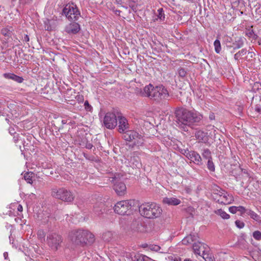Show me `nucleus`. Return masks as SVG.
I'll return each mask as SVG.
<instances>
[{"label":"nucleus","mask_w":261,"mask_h":261,"mask_svg":"<svg viewBox=\"0 0 261 261\" xmlns=\"http://www.w3.org/2000/svg\"><path fill=\"white\" fill-rule=\"evenodd\" d=\"M184 261H191V260L189 258H186V259H184Z\"/></svg>","instance_id":"0e129e2a"},{"label":"nucleus","mask_w":261,"mask_h":261,"mask_svg":"<svg viewBox=\"0 0 261 261\" xmlns=\"http://www.w3.org/2000/svg\"><path fill=\"white\" fill-rule=\"evenodd\" d=\"M4 77L7 79H10L18 83H21L23 81V79L22 77L19 76L14 73H6L3 75Z\"/></svg>","instance_id":"a211bd4d"},{"label":"nucleus","mask_w":261,"mask_h":261,"mask_svg":"<svg viewBox=\"0 0 261 261\" xmlns=\"http://www.w3.org/2000/svg\"><path fill=\"white\" fill-rule=\"evenodd\" d=\"M234 48H240L243 46L244 41L241 37H237L234 42L233 43Z\"/></svg>","instance_id":"5701e85b"},{"label":"nucleus","mask_w":261,"mask_h":261,"mask_svg":"<svg viewBox=\"0 0 261 261\" xmlns=\"http://www.w3.org/2000/svg\"><path fill=\"white\" fill-rule=\"evenodd\" d=\"M202 155L204 159H205L207 160L212 159L211 152L208 149H204L203 152L202 153Z\"/></svg>","instance_id":"bb28decb"},{"label":"nucleus","mask_w":261,"mask_h":261,"mask_svg":"<svg viewBox=\"0 0 261 261\" xmlns=\"http://www.w3.org/2000/svg\"><path fill=\"white\" fill-rule=\"evenodd\" d=\"M189 237H187V238H184L182 240V243L183 244H186L187 243H189Z\"/></svg>","instance_id":"a18cd8bd"},{"label":"nucleus","mask_w":261,"mask_h":261,"mask_svg":"<svg viewBox=\"0 0 261 261\" xmlns=\"http://www.w3.org/2000/svg\"><path fill=\"white\" fill-rule=\"evenodd\" d=\"M173 261H181V259L180 257H175Z\"/></svg>","instance_id":"13d9d810"},{"label":"nucleus","mask_w":261,"mask_h":261,"mask_svg":"<svg viewBox=\"0 0 261 261\" xmlns=\"http://www.w3.org/2000/svg\"><path fill=\"white\" fill-rule=\"evenodd\" d=\"M12 27H7L3 28L1 30V33L5 36L9 37L11 36L12 32Z\"/></svg>","instance_id":"b1692460"},{"label":"nucleus","mask_w":261,"mask_h":261,"mask_svg":"<svg viewBox=\"0 0 261 261\" xmlns=\"http://www.w3.org/2000/svg\"><path fill=\"white\" fill-rule=\"evenodd\" d=\"M195 137L199 141L206 143L208 140L207 133L201 130H197L195 133Z\"/></svg>","instance_id":"f3484780"},{"label":"nucleus","mask_w":261,"mask_h":261,"mask_svg":"<svg viewBox=\"0 0 261 261\" xmlns=\"http://www.w3.org/2000/svg\"><path fill=\"white\" fill-rule=\"evenodd\" d=\"M252 236L256 240H261V232L260 231L256 230L254 231Z\"/></svg>","instance_id":"473e14b6"},{"label":"nucleus","mask_w":261,"mask_h":261,"mask_svg":"<svg viewBox=\"0 0 261 261\" xmlns=\"http://www.w3.org/2000/svg\"><path fill=\"white\" fill-rule=\"evenodd\" d=\"M117 121H118V131L120 133H124L129 128V124L127 119L117 113Z\"/></svg>","instance_id":"ddd939ff"},{"label":"nucleus","mask_w":261,"mask_h":261,"mask_svg":"<svg viewBox=\"0 0 261 261\" xmlns=\"http://www.w3.org/2000/svg\"><path fill=\"white\" fill-rule=\"evenodd\" d=\"M245 34L249 38H251L252 35H254V32L252 29V26H251L250 28L246 29L245 31Z\"/></svg>","instance_id":"f704fd0d"},{"label":"nucleus","mask_w":261,"mask_h":261,"mask_svg":"<svg viewBox=\"0 0 261 261\" xmlns=\"http://www.w3.org/2000/svg\"><path fill=\"white\" fill-rule=\"evenodd\" d=\"M235 224L236 226L239 228H242L245 226L244 223L240 220H236L235 222Z\"/></svg>","instance_id":"4c0bfd02"},{"label":"nucleus","mask_w":261,"mask_h":261,"mask_svg":"<svg viewBox=\"0 0 261 261\" xmlns=\"http://www.w3.org/2000/svg\"><path fill=\"white\" fill-rule=\"evenodd\" d=\"M112 181L114 184L113 189L119 196H122L125 194L126 191V187L125 185L120 181L117 180L116 177L112 178Z\"/></svg>","instance_id":"9b49d317"},{"label":"nucleus","mask_w":261,"mask_h":261,"mask_svg":"<svg viewBox=\"0 0 261 261\" xmlns=\"http://www.w3.org/2000/svg\"><path fill=\"white\" fill-rule=\"evenodd\" d=\"M17 210L19 212H22V211H23L22 206L21 204H18L17 207Z\"/></svg>","instance_id":"de8ad7c7"},{"label":"nucleus","mask_w":261,"mask_h":261,"mask_svg":"<svg viewBox=\"0 0 261 261\" xmlns=\"http://www.w3.org/2000/svg\"><path fill=\"white\" fill-rule=\"evenodd\" d=\"M84 105L85 106V109L87 110H89V109L91 108V106H90V105L89 104V103L87 101L85 102Z\"/></svg>","instance_id":"49530a36"},{"label":"nucleus","mask_w":261,"mask_h":261,"mask_svg":"<svg viewBox=\"0 0 261 261\" xmlns=\"http://www.w3.org/2000/svg\"><path fill=\"white\" fill-rule=\"evenodd\" d=\"M189 159L192 162L198 166H202L203 165L201 157L196 151H192V152L189 155Z\"/></svg>","instance_id":"dca6fc26"},{"label":"nucleus","mask_w":261,"mask_h":261,"mask_svg":"<svg viewBox=\"0 0 261 261\" xmlns=\"http://www.w3.org/2000/svg\"><path fill=\"white\" fill-rule=\"evenodd\" d=\"M38 236L40 238H44V233L43 231H42V230L39 231L38 232Z\"/></svg>","instance_id":"37998d69"},{"label":"nucleus","mask_w":261,"mask_h":261,"mask_svg":"<svg viewBox=\"0 0 261 261\" xmlns=\"http://www.w3.org/2000/svg\"><path fill=\"white\" fill-rule=\"evenodd\" d=\"M129 7L132 8V9L133 10H135L136 8V7L135 6L134 4H130V3H129Z\"/></svg>","instance_id":"603ef678"},{"label":"nucleus","mask_w":261,"mask_h":261,"mask_svg":"<svg viewBox=\"0 0 261 261\" xmlns=\"http://www.w3.org/2000/svg\"><path fill=\"white\" fill-rule=\"evenodd\" d=\"M258 43L259 45H261V39L258 40Z\"/></svg>","instance_id":"69168bd1"},{"label":"nucleus","mask_w":261,"mask_h":261,"mask_svg":"<svg viewBox=\"0 0 261 261\" xmlns=\"http://www.w3.org/2000/svg\"><path fill=\"white\" fill-rule=\"evenodd\" d=\"M216 214L218 215H219L223 219H227L229 218V215L227 214L225 211H223L222 209H219L216 211Z\"/></svg>","instance_id":"393cba45"},{"label":"nucleus","mask_w":261,"mask_h":261,"mask_svg":"<svg viewBox=\"0 0 261 261\" xmlns=\"http://www.w3.org/2000/svg\"><path fill=\"white\" fill-rule=\"evenodd\" d=\"M178 74L180 77H185L187 75V70L183 68H180L178 69Z\"/></svg>","instance_id":"c9c22d12"},{"label":"nucleus","mask_w":261,"mask_h":261,"mask_svg":"<svg viewBox=\"0 0 261 261\" xmlns=\"http://www.w3.org/2000/svg\"><path fill=\"white\" fill-rule=\"evenodd\" d=\"M163 202L169 205H177L180 203V200L175 197H165Z\"/></svg>","instance_id":"6ab92c4d"},{"label":"nucleus","mask_w":261,"mask_h":261,"mask_svg":"<svg viewBox=\"0 0 261 261\" xmlns=\"http://www.w3.org/2000/svg\"><path fill=\"white\" fill-rule=\"evenodd\" d=\"M238 53L240 54V56L241 57L246 54L247 50L246 49L243 48V49H241V50L239 51Z\"/></svg>","instance_id":"79ce46f5"},{"label":"nucleus","mask_w":261,"mask_h":261,"mask_svg":"<svg viewBox=\"0 0 261 261\" xmlns=\"http://www.w3.org/2000/svg\"><path fill=\"white\" fill-rule=\"evenodd\" d=\"M214 45L215 46V51L218 54L220 53L221 50V43L220 41L218 39L216 40L214 42Z\"/></svg>","instance_id":"c85d7f7f"},{"label":"nucleus","mask_w":261,"mask_h":261,"mask_svg":"<svg viewBox=\"0 0 261 261\" xmlns=\"http://www.w3.org/2000/svg\"><path fill=\"white\" fill-rule=\"evenodd\" d=\"M138 0H129V3L135 4L137 2Z\"/></svg>","instance_id":"6e6d98bb"},{"label":"nucleus","mask_w":261,"mask_h":261,"mask_svg":"<svg viewBox=\"0 0 261 261\" xmlns=\"http://www.w3.org/2000/svg\"><path fill=\"white\" fill-rule=\"evenodd\" d=\"M216 196H219L217 201L220 203L228 204L233 201V196L231 195L228 194L227 192L223 190L220 191Z\"/></svg>","instance_id":"f8f14e48"},{"label":"nucleus","mask_w":261,"mask_h":261,"mask_svg":"<svg viewBox=\"0 0 261 261\" xmlns=\"http://www.w3.org/2000/svg\"><path fill=\"white\" fill-rule=\"evenodd\" d=\"M149 249L152 251H158L161 249V247L158 245H152L149 246Z\"/></svg>","instance_id":"58836bf2"},{"label":"nucleus","mask_w":261,"mask_h":261,"mask_svg":"<svg viewBox=\"0 0 261 261\" xmlns=\"http://www.w3.org/2000/svg\"><path fill=\"white\" fill-rule=\"evenodd\" d=\"M51 195L56 199L67 202H72L74 198L73 193L65 188L54 187L52 188Z\"/></svg>","instance_id":"39448f33"},{"label":"nucleus","mask_w":261,"mask_h":261,"mask_svg":"<svg viewBox=\"0 0 261 261\" xmlns=\"http://www.w3.org/2000/svg\"><path fill=\"white\" fill-rule=\"evenodd\" d=\"M247 210L248 209H246L243 206H238L237 212H240L241 213V215H243L245 213L247 214Z\"/></svg>","instance_id":"e433bc0d"},{"label":"nucleus","mask_w":261,"mask_h":261,"mask_svg":"<svg viewBox=\"0 0 261 261\" xmlns=\"http://www.w3.org/2000/svg\"><path fill=\"white\" fill-rule=\"evenodd\" d=\"M5 120H6V121L8 123H9V122H10L9 119H8V118H6V119H5Z\"/></svg>","instance_id":"338daca9"},{"label":"nucleus","mask_w":261,"mask_h":261,"mask_svg":"<svg viewBox=\"0 0 261 261\" xmlns=\"http://www.w3.org/2000/svg\"><path fill=\"white\" fill-rule=\"evenodd\" d=\"M63 13L69 20H77L80 15L77 8L73 5H66L63 9Z\"/></svg>","instance_id":"6e6552de"},{"label":"nucleus","mask_w":261,"mask_h":261,"mask_svg":"<svg viewBox=\"0 0 261 261\" xmlns=\"http://www.w3.org/2000/svg\"><path fill=\"white\" fill-rule=\"evenodd\" d=\"M69 238L72 248L91 245L95 241L94 236L91 232L82 229L71 231L69 234Z\"/></svg>","instance_id":"f257e3e1"},{"label":"nucleus","mask_w":261,"mask_h":261,"mask_svg":"<svg viewBox=\"0 0 261 261\" xmlns=\"http://www.w3.org/2000/svg\"><path fill=\"white\" fill-rule=\"evenodd\" d=\"M103 123L108 129L114 128L117 125V114L114 112L107 113L103 119Z\"/></svg>","instance_id":"9d476101"},{"label":"nucleus","mask_w":261,"mask_h":261,"mask_svg":"<svg viewBox=\"0 0 261 261\" xmlns=\"http://www.w3.org/2000/svg\"><path fill=\"white\" fill-rule=\"evenodd\" d=\"M193 151H189L188 149H184L182 153L189 159V155Z\"/></svg>","instance_id":"a19ab883"},{"label":"nucleus","mask_w":261,"mask_h":261,"mask_svg":"<svg viewBox=\"0 0 261 261\" xmlns=\"http://www.w3.org/2000/svg\"><path fill=\"white\" fill-rule=\"evenodd\" d=\"M134 201L133 200H123L120 201L115 205L114 206V210L116 213L124 215L131 209L133 204Z\"/></svg>","instance_id":"0eeeda50"},{"label":"nucleus","mask_w":261,"mask_h":261,"mask_svg":"<svg viewBox=\"0 0 261 261\" xmlns=\"http://www.w3.org/2000/svg\"><path fill=\"white\" fill-rule=\"evenodd\" d=\"M29 36L28 35H25L24 37V38H23V41L26 42H28L29 41Z\"/></svg>","instance_id":"8fccbe9b"},{"label":"nucleus","mask_w":261,"mask_h":261,"mask_svg":"<svg viewBox=\"0 0 261 261\" xmlns=\"http://www.w3.org/2000/svg\"><path fill=\"white\" fill-rule=\"evenodd\" d=\"M16 0H12V3H13L14 2H15Z\"/></svg>","instance_id":"774afa93"},{"label":"nucleus","mask_w":261,"mask_h":261,"mask_svg":"<svg viewBox=\"0 0 261 261\" xmlns=\"http://www.w3.org/2000/svg\"><path fill=\"white\" fill-rule=\"evenodd\" d=\"M215 115L214 113H212L210 115L209 118L211 120H214L215 119Z\"/></svg>","instance_id":"864d4df0"},{"label":"nucleus","mask_w":261,"mask_h":261,"mask_svg":"<svg viewBox=\"0 0 261 261\" xmlns=\"http://www.w3.org/2000/svg\"><path fill=\"white\" fill-rule=\"evenodd\" d=\"M113 234L110 231H107L103 233L102 239L106 242H109L112 238Z\"/></svg>","instance_id":"a878e982"},{"label":"nucleus","mask_w":261,"mask_h":261,"mask_svg":"<svg viewBox=\"0 0 261 261\" xmlns=\"http://www.w3.org/2000/svg\"><path fill=\"white\" fill-rule=\"evenodd\" d=\"M255 111H257L258 113H260L261 110H260V109L259 108L257 107V108H255Z\"/></svg>","instance_id":"052dcab7"},{"label":"nucleus","mask_w":261,"mask_h":261,"mask_svg":"<svg viewBox=\"0 0 261 261\" xmlns=\"http://www.w3.org/2000/svg\"><path fill=\"white\" fill-rule=\"evenodd\" d=\"M238 206H232L229 207V211L232 214H236L237 212Z\"/></svg>","instance_id":"ea45409f"},{"label":"nucleus","mask_w":261,"mask_h":261,"mask_svg":"<svg viewBox=\"0 0 261 261\" xmlns=\"http://www.w3.org/2000/svg\"><path fill=\"white\" fill-rule=\"evenodd\" d=\"M257 37H258L257 35L255 34L254 33V35H252V36L251 37V38H252L254 40H256L257 38Z\"/></svg>","instance_id":"4d7b16f0"},{"label":"nucleus","mask_w":261,"mask_h":261,"mask_svg":"<svg viewBox=\"0 0 261 261\" xmlns=\"http://www.w3.org/2000/svg\"><path fill=\"white\" fill-rule=\"evenodd\" d=\"M62 123L63 124H66V121L65 120H62Z\"/></svg>","instance_id":"e2e57ef3"},{"label":"nucleus","mask_w":261,"mask_h":261,"mask_svg":"<svg viewBox=\"0 0 261 261\" xmlns=\"http://www.w3.org/2000/svg\"><path fill=\"white\" fill-rule=\"evenodd\" d=\"M176 122L178 127L184 131H188V127L193 123L198 122L200 118L196 114L184 108H178L175 112Z\"/></svg>","instance_id":"f03ea898"},{"label":"nucleus","mask_w":261,"mask_h":261,"mask_svg":"<svg viewBox=\"0 0 261 261\" xmlns=\"http://www.w3.org/2000/svg\"><path fill=\"white\" fill-rule=\"evenodd\" d=\"M141 165L140 159L137 156H133L130 159V166L133 168H139Z\"/></svg>","instance_id":"aec40b11"},{"label":"nucleus","mask_w":261,"mask_h":261,"mask_svg":"<svg viewBox=\"0 0 261 261\" xmlns=\"http://www.w3.org/2000/svg\"><path fill=\"white\" fill-rule=\"evenodd\" d=\"M247 214L250 217V218L256 222H260L261 221V217L259 215L257 214L254 211L248 209L247 211Z\"/></svg>","instance_id":"4be33fe9"},{"label":"nucleus","mask_w":261,"mask_h":261,"mask_svg":"<svg viewBox=\"0 0 261 261\" xmlns=\"http://www.w3.org/2000/svg\"><path fill=\"white\" fill-rule=\"evenodd\" d=\"M104 204L103 203H99L96 204L93 209L95 215L97 216H99L103 213L105 211Z\"/></svg>","instance_id":"412c9836"},{"label":"nucleus","mask_w":261,"mask_h":261,"mask_svg":"<svg viewBox=\"0 0 261 261\" xmlns=\"http://www.w3.org/2000/svg\"><path fill=\"white\" fill-rule=\"evenodd\" d=\"M241 57L240 54L238 53H237L234 56V58L235 59V60H238L239 59V58H240Z\"/></svg>","instance_id":"3c124183"},{"label":"nucleus","mask_w":261,"mask_h":261,"mask_svg":"<svg viewBox=\"0 0 261 261\" xmlns=\"http://www.w3.org/2000/svg\"><path fill=\"white\" fill-rule=\"evenodd\" d=\"M139 210L141 216L148 219L158 218L162 212L161 207L155 203H143L139 206Z\"/></svg>","instance_id":"20e7f679"},{"label":"nucleus","mask_w":261,"mask_h":261,"mask_svg":"<svg viewBox=\"0 0 261 261\" xmlns=\"http://www.w3.org/2000/svg\"><path fill=\"white\" fill-rule=\"evenodd\" d=\"M20 4L22 5H24L28 4L31 2V0H19Z\"/></svg>","instance_id":"c03bdc74"},{"label":"nucleus","mask_w":261,"mask_h":261,"mask_svg":"<svg viewBox=\"0 0 261 261\" xmlns=\"http://www.w3.org/2000/svg\"><path fill=\"white\" fill-rule=\"evenodd\" d=\"M135 257L136 261H149V260H152L150 258L143 254L136 255Z\"/></svg>","instance_id":"cd10ccee"},{"label":"nucleus","mask_w":261,"mask_h":261,"mask_svg":"<svg viewBox=\"0 0 261 261\" xmlns=\"http://www.w3.org/2000/svg\"><path fill=\"white\" fill-rule=\"evenodd\" d=\"M86 147L87 149H91L93 147V145L91 143H88L86 144Z\"/></svg>","instance_id":"09e8293b"},{"label":"nucleus","mask_w":261,"mask_h":261,"mask_svg":"<svg viewBox=\"0 0 261 261\" xmlns=\"http://www.w3.org/2000/svg\"><path fill=\"white\" fill-rule=\"evenodd\" d=\"M9 132L11 133V134H15V132H14V130L13 129L12 130L11 129H10V131Z\"/></svg>","instance_id":"680f3d73"},{"label":"nucleus","mask_w":261,"mask_h":261,"mask_svg":"<svg viewBox=\"0 0 261 261\" xmlns=\"http://www.w3.org/2000/svg\"><path fill=\"white\" fill-rule=\"evenodd\" d=\"M32 173L27 172L24 174V178L27 181V182L29 184H32L33 182V180L31 176Z\"/></svg>","instance_id":"2f4dec72"},{"label":"nucleus","mask_w":261,"mask_h":261,"mask_svg":"<svg viewBox=\"0 0 261 261\" xmlns=\"http://www.w3.org/2000/svg\"><path fill=\"white\" fill-rule=\"evenodd\" d=\"M158 18L160 19L161 20H163L165 18V14L164 13V11L162 8H160L158 10V14H157Z\"/></svg>","instance_id":"7c9ffc66"},{"label":"nucleus","mask_w":261,"mask_h":261,"mask_svg":"<svg viewBox=\"0 0 261 261\" xmlns=\"http://www.w3.org/2000/svg\"><path fill=\"white\" fill-rule=\"evenodd\" d=\"M208 252H205L204 253L202 254L200 256H202L205 261H213L212 257L210 255Z\"/></svg>","instance_id":"72a5a7b5"},{"label":"nucleus","mask_w":261,"mask_h":261,"mask_svg":"<svg viewBox=\"0 0 261 261\" xmlns=\"http://www.w3.org/2000/svg\"><path fill=\"white\" fill-rule=\"evenodd\" d=\"M62 242V237L56 233L49 234L47 237V243L53 250H57Z\"/></svg>","instance_id":"1a4fd4ad"},{"label":"nucleus","mask_w":261,"mask_h":261,"mask_svg":"<svg viewBox=\"0 0 261 261\" xmlns=\"http://www.w3.org/2000/svg\"><path fill=\"white\" fill-rule=\"evenodd\" d=\"M207 167L208 169L211 171L214 172L215 170L214 164L212 161V159L207 161Z\"/></svg>","instance_id":"c756f323"},{"label":"nucleus","mask_w":261,"mask_h":261,"mask_svg":"<svg viewBox=\"0 0 261 261\" xmlns=\"http://www.w3.org/2000/svg\"><path fill=\"white\" fill-rule=\"evenodd\" d=\"M123 138L127 141L133 142L134 146H142L144 142L143 137L134 130L126 131L123 134Z\"/></svg>","instance_id":"423d86ee"},{"label":"nucleus","mask_w":261,"mask_h":261,"mask_svg":"<svg viewBox=\"0 0 261 261\" xmlns=\"http://www.w3.org/2000/svg\"><path fill=\"white\" fill-rule=\"evenodd\" d=\"M14 141L16 143L18 140V137L17 136H14L13 137Z\"/></svg>","instance_id":"5fc2aeb1"},{"label":"nucleus","mask_w":261,"mask_h":261,"mask_svg":"<svg viewBox=\"0 0 261 261\" xmlns=\"http://www.w3.org/2000/svg\"><path fill=\"white\" fill-rule=\"evenodd\" d=\"M8 254L7 252H5L4 253V256L5 259H6L8 257Z\"/></svg>","instance_id":"bf43d9fd"},{"label":"nucleus","mask_w":261,"mask_h":261,"mask_svg":"<svg viewBox=\"0 0 261 261\" xmlns=\"http://www.w3.org/2000/svg\"><path fill=\"white\" fill-rule=\"evenodd\" d=\"M142 94L158 102L169 96L168 91L164 86L161 85L154 87L151 84L144 88Z\"/></svg>","instance_id":"7ed1b4c3"},{"label":"nucleus","mask_w":261,"mask_h":261,"mask_svg":"<svg viewBox=\"0 0 261 261\" xmlns=\"http://www.w3.org/2000/svg\"><path fill=\"white\" fill-rule=\"evenodd\" d=\"M193 248L194 252L199 255L204 253L205 252L209 251V247L208 246L200 242L195 243L193 245Z\"/></svg>","instance_id":"4468645a"},{"label":"nucleus","mask_w":261,"mask_h":261,"mask_svg":"<svg viewBox=\"0 0 261 261\" xmlns=\"http://www.w3.org/2000/svg\"><path fill=\"white\" fill-rule=\"evenodd\" d=\"M80 30V25L79 23L75 22L68 24L66 26L65 29L66 32L69 34H75L79 32Z\"/></svg>","instance_id":"2eb2a0df"}]
</instances>
